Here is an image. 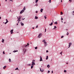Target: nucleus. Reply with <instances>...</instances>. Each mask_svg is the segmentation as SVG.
Masks as SVG:
<instances>
[{
  "instance_id": "ddd939ff",
  "label": "nucleus",
  "mask_w": 74,
  "mask_h": 74,
  "mask_svg": "<svg viewBox=\"0 0 74 74\" xmlns=\"http://www.w3.org/2000/svg\"><path fill=\"white\" fill-rule=\"evenodd\" d=\"M42 11H43V9L42 8H41L40 10L41 12H42Z\"/></svg>"
},
{
  "instance_id": "c756f323",
  "label": "nucleus",
  "mask_w": 74,
  "mask_h": 74,
  "mask_svg": "<svg viewBox=\"0 0 74 74\" xmlns=\"http://www.w3.org/2000/svg\"><path fill=\"white\" fill-rule=\"evenodd\" d=\"M49 2L50 3H51V0H49Z\"/></svg>"
},
{
  "instance_id": "39448f33",
  "label": "nucleus",
  "mask_w": 74,
  "mask_h": 74,
  "mask_svg": "<svg viewBox=\"0 0 74 74\" xmlns=\"http://www.w3.org/2000/svg\"><path fill=\"white\" fill-rule=\"evenodd\" d=\"M71 45H72V43L71 42L69 43V47L68 48H70V47H71Z\"/></svg>"
},
{
  "instance_id": "1a4fd4ad",
  "label": "nucleus",
  "mask_w": 74,
  "mask_h": 74,
  "mask_svg": "<svg viewBox=\"0 0 74 74\" xmlns=\"http://www.w3.org/2000/svg\"><path fill=\"white\" fill-rule=\"evenodd\" d=\"M18 17H17V19H18V20H19V19H21V18H22V16H19Z\"/></svg>"
},
{
  "instance_id": "a18cd8bd",
  "label": "nucleus",
  "mask_w": 74,
  "mask_h": 74,
  "mask_svg": "<svg viewBox=\"0 0 74 74\" xmlns=\"http://www.w3.org/2000/svg\"><path fill=\"white\" fill-rule=\"evenodd\" d=\"M46 52L47 53V52H48V50L46 51Z\"/></svg>"
},
{
  "instance_id": "f8f14e48",
  "label": "nucleus",
  "mask_w": 74,
  "mask_h": 74,
  "mask_svg": "<svg viewBox=\"0 0 74 74\" xmlns=\"http://www.w3.org/2000/svg\"><path fill=\"white\" fill-rule=\"evenodd\" d=\"M21 26H24V24L22 22H21Z\"/></svg>"
},
{
  "instance_id": "0e129e2a",
  "label": "nucleus",
  "mask_w": 74,
  "mask_h": 74,
  "mask_svg": "<svg viewBox=\"0 0 74 74\" xmlns=\"http://www.w3.org/2000/svg\"><path fill=\"white\" fill-rule=\"evenodd\" d=\"M3 23H4V22H3Z\"/></svg>"
},
{
  "instance_id": "3c124183",
  "label": "nucleus",
  "mask_w": 74,
  "mask_h": 74,
  "mask_svg": "<svg viewBox=\"0 0 74 74\" xmlns=\"http://www.w3.org/2000/svg\"><path fill=\"white\" fill-rule=\"evenodd\" d=\"M32 29H34V27H33L32 28Z\"/></svg>"
},
{
  "instance_id": "2eb2a0df",
  "label": "nucleus",
  "mask_w": 74,
  "mask_h": 74,
  "mask_svg": "<svg viewBox=\"0 0 74 74\" xmlns=\"http://www.w3.org/2000/svg\"><path fill=\"white\" fill-rule=\"evenodd\" d=\"M49 25L50 26H52V25H53V22L51 23Z\"/></svg>"
},
{
  "instance_id": "5fc2aeb1",
  "label": "nucleus",
  "mask_w": 74,
  "mask_h": 74,
  "mask_svg": "<svg viewBox=\"0 0 74 74\" xmlns=\"http://www.w3.org/2000/svg\"><path fill=\"white\" fill-rule=\"evenodd\" d=\"M61 2H62V0H61Z\"/></svg>"
},
{
  "instance_id": "58836bf2",
  "label": "nucleus",
  "mask_w": 74,
  "mask_h": 74,
  "mask_svg": "<svg viewBox=\"0 0 74 74\" xmlns=\"http://www.w3.org/2000/svg\"><path fill=\"white\" fill-rule=\"evenodd\" d=\"M69 2H70V3H71V0H69Z\"/></svg>"
},
{
  "instance_id": "de8ad7c7",
  "label": "nucleus",
  "mask_w": 74,
  "mask_h": 74,
  "mask_svg": "<svg viewBox=\"0 0 74 74\" xmlns=\"http://www.w3.org/2000/svg\"><path fill=\"white\" fill-rule=\"evenodd\" d=\"M37 12H38V11H36V13H37Z\"/></svg>"
},
{
  "instance_id": "603ef678",
  "label": "nucleus",
  "mask_w": 74,
  "mask_h": 74,
  "mask_svg": "<svg viewBox=\"0 0 74 74\" xmlns=\"http://www.w3.org/2000/svg\"><path fill=\"white\" fill-rule=\"evenodd\" d=\"M66 64H68V62L66 63Z\"/></svg>"
},
{
  "instance_id": "72a5a7b5",
  "label": "nucleus",
  "mask_w": 74,
  "mask_h": 74,
  "mask_svg": "<svg viewBox=\"0 0 74 74\" xmlns=\"http://www.w3.org/2000/svg\"><path fill=\"white\" fill-rule=\"evenodd\" d=\"M20 19H19V20H18V19L17 20V21H19V22H20V21H21V20Z\"/></svg>"
},
{
  "instance_id": "ea45409f",
  "label": "nucleus",
  "mask_w": 74,
  "mask_h": 74,
  "mask_svg": "<svg viewBox=\"0 0 74 74\" xmlns=\"http://www.w3.org/2000/svg\"><path fill=\"white\" fill-rule=\"evenodd\" d=\"M25 19V18H22V19L23 20H24V19Z\"/></svg>"
},
{
  "instance_id": "473e14b6",
  "label": "nucleus",
  "mask_w": 74,
  "mask_h": 74,
  "mask_svg": "<svg viewBox=\"0 0 74 74\" xmlns=\"http://www.w3.org/2000/svg\"><path fill=\"white\" fill-rule=\"evenodd\" d=\"M15 70H18V68H16L15 69Z\"/></svg>"
},
{
  "instance_id": "4468645a",
  "label": "nucleus",
  "mask_w": 74,
  "mask_h": 74,
  "mask_svg": "<svg viewBox=\"0 0 74 74\" xmlns=\"http://www.w3.org/2000/svg\"><path fill=\"white\" fill-rule=\"evenodd\" d=\"M6 67H7V66H6V65L4 66V67H3V69H5V68H6Z\"/></svg>"
},
{
  "instance_id": "69168bd1",
  "label": "nucleus",
  "mask_w": 74,
  "mask_h": 74,
  "mask_svg": "<svg viewBox=\"0 0 74 74\" xmlns=\"http://www.w3.org/2000/svg\"><path fill=\"white\" fill-rule=\"evenodd\" d=\"M73 67H74V65H73Z\"/></svg>"
},
{
  "instance_id": "20e7f679",
  "label": "nucleus",
  "mask_w": 74,
  "mask_h": 74,
  "mask_svg": "<svg viewBox=\"0 0 74 74\" xmlns=\"http://www.w3.org/2000/svg\"><path fill=\"white\" fill-rule=\"evenodd\" d=\"M35 62V60H33L32 62V64L31 65H35V63L34 62Z\"/></svg>"
},
{
  "instance_id": "9b49d317",
  "label": "nucleus",
  "mask_w": 74,
  "mask_h": 74,
  "mask_svg": "<svg viewBox=\"0 0 74 74\" xmlns=\"http://www.w3.org/2000/svg\"><path fill=\"white\" fill-rule=\"evenodd\" d=\"M40 62H41V61L42 60V57H41V56L40 57Z\"/></svg>"
},
{
  "instance_id": "49530a36",
  "label": "nucleus",
  "mask_w": 74,
  "mask_h": 74,
  "mask_svg": "<svg viewBox=\"0 0 74 74\" xmlns=\"http://www.w3.org/2000/svg\"><path fill=\"white\" fill-rule=\"evenodd\" d=\"M36 28H37V27H38V25H37L36 27Z\"/></svg>"
},
{
  "instance_id": "a211bd4d",
  "label": "nucleus",
  "mask_w": 74,
  "mask_h": 74,
  "mask_svg": "<svg viewBox=\"0 0 74 74\" xmlns=\"http://www.w3.org/2000/svg\"><path fill=\"white\" fill-rule=\"evenodd\" d=\"M38 1V0H36L35 3H37Z\"/></svg>"
},
{
  "instance_id": "7ed1b4c3",
  "label": "nucleus",
  "mask_w": 74,
  "mask_h": 74,
  "mask_svg": "<svg viewBox=\"0 0 74 74\" xmlns=\"http://www.w3.org/2000/svg\"><path fill=\"white\" fill-rule=\"evenodd\" d=\"M41 36H42V34L40 33L39 34L38 37L39 38H40L41 37Z\"/></svg>"
},
{
  "instance_id": "6e6d98bb",
  "label": "nucleus",
  "mask_w": 74,
  "mask_h": 74,
  "mask_svg": "<svg viewBox=\"0 0 74 74\" xmlns=\"http://www.w3.org/2000/svg\"><path fill=\"white\" fill-rule=\"evenodd\" d=\"M62 23H63V21H62Z\"/></svg>"
},
{
  "instance_id": "4d7b16f0",
  "label": "nucleus",
  "mask_w": 74,
  "mask_h": 74,
  "mask_svg": "<svg viewBox=\"0 0 74 74\" xmlns=\"http://www.w3.org/2000/svg\"><path fill=\"white\" fill-rule=\"evenodd\" d=\"M1 17H0V19H1Z\"/></svg>"
},
{
  "instance_id": "37998d69",
  "label": "nucleus",
  "mask_w": 74,
  "mask_h": 74,
  "mask_svg": "<svg viewBox=\"0 0 74 74\" xmlns=\"http://www.w3.org/2000/svg\"><path fill=\"white\" fill-rule=\"evenodd\" d=\"M61 20H63V18L62 17L61 18Z\"/></svg>"
},
{
  "instance_id": "f3484780",
  "label": "nucleus",
  "mask_w": 74,
  "mask_h": 74,
  "mask_svg": "<svg viewBox=\"0 0 74 74\" xmlns=\"http://www.w3.org/2000/svg\"><path fill=\"white\" fill-rule=\"evenodd\" d=\"M38 18V17H37V16H35V19H37Z\"/></svg>"
},
{
  "instance_id": "6ab92c4d",
  "label": "nucleus",
  "mask_w": 74,
  "mask_h": 74,
  "mask_svg": "<svg viewBox=\"0 0 74 74\" xmlns=\"http://www.w3.org/2000/svg\"><path fill=\"white\" fill-rule=\"evenodd\" d=\"M56 28H57L56 26H54V28H53V29L54 30H55V29H56Z\"/></svg>"
},
{
  "instance_id": "6e6552de",
  "label": "nucleus",
  "mask_w": 74,
  "mask_h": 74,
  "mask_svg": "<svg viewBox=\"0 0 74 74\" xmlns=\"http://www.w3.org/2000/svg\"><path fill=\"white\" fill-rule=\"evenodd\" d=\"M13 31H14V29L11 30L10 31L11 34H13Z\"/></svg>"
},
{
  "instance_id": "bf43d9fd",
  "label": "nucleus",
  "mask_w": 74,
  "mask_h": 74,
  "mask_svg": "<svg viewBox=\"0 0 74 74\" xmlns=\"http://www.w3.org/2000/svg\"><path fill=\"white\" fill-rule=\"evenodd\" d=\"M18 25V23H17V25Z\"/></svg>"
},
{
  "instance_id": "423d86ee",
  "label": "nucleus",
  "mask_w": 74,
  "mask_h": 74,
  "mask_svg": "<svg viewBox=\"0 0 74 74\" xmlns=\"http://www.w3.org/2000/svg\"><path fill=\"white\" fill-rule=\"evenodd\" d=\"M6 22L5 23V25H6V24H7V23L8 22V20H7V19H6Z\"/></svg>"
},
{
  "instance_id": "13d9d810",
  "label": "nucleus",
  "mask_w": 74,
  "mask_h": 74,
  "mask_svg": "<svg viewBox=\"0 0 74 74\" xmlns=\"http://www.w3.org/2000/svg\"><path fill=\"white\" fill-rule=\"evenodd\" d=\"M9 54H11V53H9Z\"/></svg>"
},
{
  "instance_id": "9d476101",
  "label": "nucleus",
  "mask_w": 74,
  "mask_h": 74,
  "mask_svg": "<svg viewBox=\"0 0 74 74\" xmlns=\"http://www.w3.org/2000/svg\"><path fill=\"white\" fill-rule=\"evenodd\" d=\"M40 71L41 72H42H42H43V71H44L43 69H42V70H41V68H40Z\"/></svg>"
},
{
  "instance_id": "774afa93",
  "label": "nucleus",
  "mask_w": 74,
  "mask_h": 74,
  "mask_svg": "<svg viewBox=\"0 0 74 74\" xmlns=\"http://www.w3.org/2000/svg\"><path fill=\"white\" fill-rule=\"evenodd\" d=\"M66 30H67V29H66Z\"/></svg>"
},
{
  "instance_id": "dca6fc26",
  "label": "nucleus",
  "mask_w": 74,
  "mask_h": 74,
  "mask_svg": "<svg viewBox=\"0 0 74 74\" xmlns=\"http://www.w3.org/2000/svg\"><path fill=\"white\" fill-rule=\"evenodd\" d=\"M46 60H48V56H46Z\"/></svg>"
},
{
  "instance_id": "4be33fe9",
  "label": "nucleus",
  "mask_w": 74,
  "mask_h": 74,
  "mask_svg": "<svg viewBox=\"0 0 74 74\" xmlns=\"http://www.w3.org/2000/svg\"><path fill=\"white\" fill-rule=\"evenodd\" d=\"M33 68V65H32V66H31V69H32Z\"/></svg>"
},
{
  "instance_id": "0eeeda50",
  "label": "nucleus",
  "mask_w": 74,
  "mask_h": 74,
  "mask_svg": "<svg viewBox=\"0 0 74 74\" xmlns=\"http://www.w3.org/2000/svg\"><path fill=\"white\" fill-rule=\"evenodd\" d=\"M23 12H24V10H22L20 12V14H22Z\"/></svg>"
},
{
  "instance_id": "5701e85b",
  "label": "nucleus",
  "mask_w": 74,
  "mask_h": 74,
  "mask_svg": "<svg viewBox=\"0 0 74 74\" xmlns=\"http://www.w3.org/2000/svg\"><path fill=\"white\" fill-rule=\"evenodd\" d=\"M4 40L2 39V42H4Z\"/></svg>"
},
{
  "instance_id": "c85d7f7f",
  "label": "nucleus",
  "mask_w": 74,
  "mask_h": 74,
  "mask_svg": "<svg viewBox=\"0 0 74 74\" xmlns=\"http://www.w3.org/2000/svg\"><path fill=\"white\" fill-rule=\"evenodd\" d=\"M63 37H64V36H62L61 37V38H63Z\"/></svg>"
},
{
  "instance_id": "bb28decb",
  "label": "nucleus",
  "mask_w": 74,
  "mask_h": 74,
  "mask_svg": "<svg viewBox=\"0 0 74 74\" xmlns=\"http://www.w3.org/2000/svg\"><path fill=\"white\" fill-rule=\"evenodd\" d=\"M25 10H26V8H23V10H24V11H25Z\"/></svg>"
},
{
  "instance_id": "338daca9",
  "label": "nucleus",
  "mask_w": 74,
  "mask_h": 74,
  "mask_svg": "<svg viewBox=\"0 0 74 74\" xmlns=\"http://www.w3.org/2000/svg\"><path fill=\"white\" fill-rule=\"evenodd\" d=\"M52 21H53V20H52Z\"/></svg>"
},
{
  "instance_id": "2f4dec72",
  "label": "nucleus",
  "mask_w": 74,
  "mask_h": 74,
  "mask_svg": "<svg viewBox=\"0 0 74 74\" xmlns=\"http://www.w3.org/2000/svg\"><path fill=\"white\" fill-rule=\"evenodd\" d=\"M37 48H38L37 47H35V49H37Z\"/></svg>"
},
{
  "instance_id": "aec40b11",
  "label": "nucleus",
  "mask_w": 74,
  "mask_h": 74,
  "mask_svg": "<svg viewBox=\"0 0 74 74\" xmlns=\"http://www.w3.org/2000/svg\"><path fill=\"white\" fill-rule=\"evenodd\" d=\"M47 67L49 68L50 67V66H49V65H47Z\"/></svg>"
},
{
  "instance_id": "b1692460",
  "label": "nucleus",
  "mask_w": 74,
  "mask_h": 74,
  "mask_svg": "<svg viewBox=\"0 0 74 74\" xmlns=\"http://www.w3.org/2000/svg\"><path fill=\"white\" fill-rule=\"evenodd\" d=\"M69 32H67V33L66 34V35L67 36H69Z\"/></svg>"
},
{
  "instance_id": "c03bdc74",
  "label": "nucleus",
  "mask_w": 74,
  "mask_h": 74,
  "mask_svg": "<svg viewBox=\"0 0 74 74\" xmlns=\"http://www.w3.org/2000/svg\"><path fill=\"white\" fill-rule=\"evenodd\" d=\"M44 18H45V19H47V17H46V16H45Z\"/></svg>"
},
{
  "instance_id": "f03ea898",
  "label": "nucleus",
  "mask_w": 74,
  "mask_h": 74,
  "mask_svg": "<svg viewBox=\"0 0 74 74\" xmlns=\"http://www.w3.org/2000/svg\"><path fill=\"white\" fill-rule=\"evenodd\" d=\"M42 41L44 43V44L45 45V47H47V45H48V44L47 43V42H46V41H45V40L44 39Z\"/></svg>"
},
{
  "instance_id": "e2e57ef3",
  "label": "nucleus",
  "mask_w": 74,
  "mask_h": 74,
  "mask_svg": "<svg viewBox=\"0 0 74 74\" xmlns=\"http://www.w3.org/2000/svg\"><path fill=\"white\" fill-rule=\"evenodd\" d=\"M0 6H1V4H0Z\"/></svg>"
},
{
  "instance_id": "8fccbe9b",
  "label": "nucleus",
  "mask_w": 74,
  "mask_h": 74,
  "mask_svg": "<svg viewBox=\"0 0 74 74\" xmlns=\"http://www.w3.org/2000/svg\"><path fill=\"white\" fill-rule=\"evenodd\" d=\"M51 73H53V71H52Z\"/></svg>"
},
{
  "instance_id": "f257e3e1",
  "label": "nucleus",
  "mask_w": 74,
  "mask_h": 74,
  "mask_svg": "<svg viewBox=\"0 0 74 74\" xmlns=\"http://www.w3.org/2000/svg\"><path fill=\"white\" fill-rule=\"evenodd\" d=\"M27 46H29V43H27V45H24L23 47V52L24 54L26 52V51H27L26 49V47H27Z\"/></svg>"
},
{
  "instance_id": "79ce46f5",
  "label": "nucleus",
  "mask_w": 74,
  "mask_h": 74,
  "mask_svg": "<svg viewBox=\"0 0 74 74\" xmlns=\"http://www.w3.org/2000/svg\"><path fill=\"white\" fill-rule=\"evenodd\" d=\"M3 54H5V53H4V51L3 52Z\"/></svg>"
},
{
  "instance_id": "e433bc0d",
  "label": "nucleus",
  "mask_w": 74,
  "mask_h": 74,
  "mask_svg": "<svg viewBox=\"0 0 74 74\" xmlns=\"http://www.w3.org/2000/svg\"><path fill=\"white\" fill-rule=\"evenodd\" d=\"M57 24H58V22H55V24H56V25H57Z\"/></svg>"
},
{
  "instance_id": "412c9836",
  "label": "nucleus",
  "mask_w": 74,
  "mask_h": 74,
  "mask_svg": "<svg viewBox=\"0 0 74 74\" xmlns=\"http://www.w3.org/2000/svg\"><path fill=\"white\" fill-rule=\"evenodd\" d=\"M9 60V62H11V59L10 58Z\"/></svg>"
},
{
  "instance_id": "680f3d73",
  "label": "nucleus",
  "mask_w": 74,
  "mask_h": 74,
  "mask_svg": "<svg viewBox=\"0 0 74 74\" xmlns=\"http://www.w3.org/2000/svg\"><path fill=\"white\" fill-rule=\"evenodd\" d=\"M64 23H66V22H65Z\"/></svg>"
},
{
  "instance_id": "7c9ffc66",
  "label": "nucleus",
  "mask_w": 74,
  "mask_h": 74,
  "mask_svg": "<svg viewBox=\"0 0 74 74\" xmlns=\"http://www.w3.org/2000/svg\"><path fill=\"white\" fill-rule=\"evenodd\" d=\"M61 15H63V12H61Z\"/></svg>"
},
{
  "instance_id": "c9c22d12",
  "label": "nucleus",
  "mask_w": 74,
  "mask_h": 74,
  "mask_svg": "<svg viewBox=\"0 0 74 74\" xmlns=\"http://www.w3.org/2000/svg\"><path fill=\"white\" fill-rule=\"evenodd\" d=\"M50 73V71H48L47 73Z\"/></svg>"
},
{
  "instance_id": "cd10ccee",
  "label": "nucleus",
  "mask_w": 74,
  "mask_h": 74,
  "mask_svg": "<svg viewBox=\"0 0 74 74\" xmlns=\"http://www.w3.org/2000/svg\"><path fill=\"white\" fill-rule=\"evenodd\" d=\"M67 72V71L66 70H64V73H66Z\"/></svg>"
},
{
  "instance_id": "393cba45",
  "label": "nucleus",
  "mask_w": 74,
  "mask_h": 74,
  "mask_svg": "<svg viewBox=\"0 0 74 74\" xmlns=\"http://www.w3.org/2000/svg\"><path fill=\"white\" fill-rule=\"evenodd\" d=\"M13 52H18V51L14 50L13 51Z\"/></svg>"
},
{
  "instance_id": "a878e982",
  "label": "nucleus",
  "mask_w": 74,
  "mask_h": 74,
  "mask_svg": "<svg viewBox=\"0 0 74 74\" xmlns=\"http://www.w3.org/2000/svg\"><path fill=\"white\" fill-rule=\"evenodd\" d=\"M62 53H63V51H62L60 53V54H61V55H62Z\"/></svg>"
},
{
  "instance_id": "a19ab883",
  "label": "nucleus",
  "mask_w": 74,
  "mask_h": 74,
  "mask_svg": "<svg viewBox=\"0 0 74 74\" xmlns=\"http://www.w3.org/2000/svg\"><path fill=\"white\" fill-rule=\"evenodd\" d=\"M46 31H47V29H46V28H45V32H46Z\"/></svg>"
},
{
  "instance_id": "864d4df0",
  "label": "nucleus",
  "mask_w": 74,
  "mask_h": 74,
  "mask_svg": "<svg viewBox=\"0 0 74 74\" xmlns=\"http://www.w3.org/2000/svg\"><path fill=\"white\" fill-rule=\"evenodd\" d=\"M18 23H19V21H18Z\"/></svg>"
},
{
  "instance_id": "4c0bfd02",
  "label": "nucleus",
  "mask_w": 74,
  "mask_h": 74,
  "mask_svg": "<svg viewBox=\"0 0 74 74\" xmlns=\"http://www.w3.org/2000/svg\"><path fill=\"white\" fill-rule=\"evenodd\" d=\"M35 5V6H38V4H37V3H36V4Z\"/></svg>"
},
{
  "instance_id": "f704fd0d",
  "label": "nucleus",
  "mask_w": 74,
  "mask_h": 74,
  "mask_svg": "<svg viewBox=\"0 0 74 74\" xmlns=\"http://www.w3.org/2000/svg\"><path fill=\"white\" fill-rule=\"evenodd\" d=\"M72 14H73V15H74V11L73 12Z\"/></svg>"
},
{
  "instance_id": "052dcab7",
  "label": "nucleus",
  "mask_w": 74,
  "mask_h": 74,
  "mask_svg": "<svg viewBox=\"0 0 74 74\" xmlns=\"http://www.w3.org/2000/svg\"><path fill=\"white\" fill-rule=\"evenodd\" d=\"M5 1H7V0H5Z\"/></svg>"
},
{
  "instance_id": "09e8293b",
  "label": "nucleus",
  "mask_w": 74,
  "mask_h": 74,
  "mask_svg": "<svg viewBox=\"0 0 74 74\" xmlns=\"http://www.w3.org/2000/svg\"><path fill=\"white\" fill-rule=\"evenodd\" d=\"M10 0V1H13L12 0Z\"/></svg>"
}]
</instances>
